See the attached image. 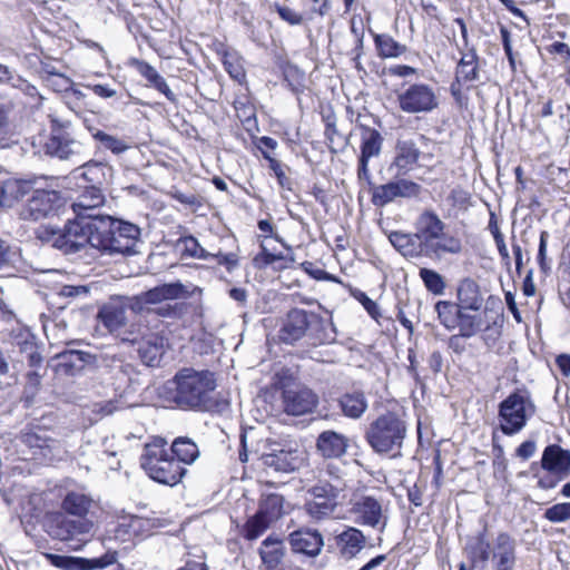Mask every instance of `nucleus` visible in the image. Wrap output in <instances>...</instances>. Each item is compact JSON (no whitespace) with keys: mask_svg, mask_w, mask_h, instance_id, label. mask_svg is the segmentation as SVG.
<instances>
[{"mask_svg":"<svg viewBox=\"0 0 570 570\" xmlns=\"http://www.w3.org/2000/svg\"><path fill=\"white\" fill-rule=\"evenodd\" d=\"M564 479L566 478H561L560 474L548 473L539 478L538 487L543 490L553 489Z\"/></svg>","mask_w":570,"mask_h":570,"instance_id":"64","label":"nucleus"},{"mask_svg":"<svg viewBox=\"0 0 570 570\" xmlns=\"http://www.w3.org/2000/svg\"><path fill=\"white\" fill-rule=\"evenodd\" d=\"M535 406L525 392H513L499 404L498 419L504 435L512 436L524 429Z\"/></svg>","mask_w":570,"mask_h":570,"instance_id":"9","label":"nucleus"},{"mask_svg":"<svg viewBox=\"0 0 570 570\" xmlns=\"http://www.w3.org/2000/svg\"><path fill=\"white\" fill-rule=\"evenodd\" d=\"M374 41L379 56L383 58H396L406 51V46L397 42L386 33L376 35Z\"/></svg>","mask_w":570,"mask_h":570,"instance_id":"44","label":"nucleus"},{"mask_svg":"<svg viewBox=\"0 0 570 570\" xmlns=\"http://www.w3.org/2000/svg\"><path fill=\"white\" fill-rule=\"evenodd\" d=\"M41 377L42 375L37 370L29 371L27 374V382L24 385V394L33 395L41 384Z\"/></svg>","mask_w":570,"mask_h":570,"instance_id":"62","label":"nucleus"},{"mask_svg":"<svg viewBox=\"0 0 570 570\" xmlns=\"http://www.w3.org/2000/svg\"><path fill=\"white\" fill-rule=\"evenodd\" d=\"M407 434V424L402 415L387 411L372 421L366 431L365 440L375 453L400 454Z\"/></svg>","mask_w":570,"mask_h":570,"instance_id":"5","label":"nucleus"},{"mask_svg":"<svg viewBox=\"0 0 570 570\" xmlns=\"http://www.w3.org/2000/svg\"><path fill=\"white\" fill-rule=\"evenodd\" d=\"M105 202V196L101 191V187L89 186L87 187L72 203V210L86 209L92 210L94 207H99Z\"/></svg>","mask_w":570,"mask_h":570,"instance_id":"43","label":"nucleus"},{"mask_svg":"<svg viewBox=\"0 0 570 570\" xmlns=\"http://www.w3.org/2000/svg\"><path fill=\"white\" fill-rule=\"evenodd\" d=\"M257 512L266 520L276 522L286 513L284 497L278 493L262 494Z\"/></svg>","mask_w":570,"mask_h":570,"instance_id":"37","label":"nucleus"},{"mask_svg":"<svg viewBox=\"0 0 570 570\" xmlns=\"http://www.w3.org/2000/svg\"><path fill=\"white\" fill-rule=\"evenodd\" d=\"M94 366L106 371L117 381H124L125 379L129 380L131 374L135 372L134 366L130 363H127L122 356L110 353L96 355Z\"/></svg>","mask_w":570,"mask_h":570,"instance_id":"29","label":"nucleus"},{"mask_svg":"<svg viewBox=\"0 0 570 570\" xmlns=\"http://www.w3.org/2000/svg\"><path fill=\"white\" fill-rule=\"evenodd\" d=\"M347 446V436L333 430L323 431L316 440V450L326 459L343 456L346 453Z\"/></svg>","mask_w":570,"mask_h":570,"instance_id":"26","label":"nucleus"},{"mask_svg":"<svg viewBox=\"0 0 570 570\" xmlns=\"http://www.w3.org/2000/svg\"><path fill=\"white\" fill-rule=\"evenodd\" d=\"M273 524L269 520H266L264 515L256 513L250 517L244 528V537L247 540H255L261 537L269 527Z\"/></svg>","mask_w":570,"mask_h":570,"instance_id":"48","label":"nucleus"},{"mask_svg":"<svg viewBox=\"0 0 570 570\" xmlns=\"http://www.w3.org/2000/svg\"><path fill=\"white\" fill-rule=\"evenodd\" d=\"M288 543L294 552L309 557L317 556L324 546L322 534L317 530L308 528H302L289 533Z\"/></svg>","mask_w":570,"mask_h":570,"instance_id":"21","label":"nucleus"},{"mask_svg":"<svg viewBox=\"0 0 570 570\" xmlns=\"http://www.w3.org/2000/svg\"><path fill=\"white\" fill-rule=\"evenodd\" d=\"M46 560L53 567L62 570H96L105 569L118 560V552L108 550L100 557L87 559L81 557L60 556L49 552L42 553Z\"/></svg>","mask_w":570,"mask_h":570,"instance_id":"14","label":"nucleus"},{"mask_svg":"<svg viewBox=\"0 0 570 570\" xmlns=\"http://www.w3.org/2000/svg\"><path fill=\"white\" fill-rule=\"evenodd\" d=\"M94 523L87 518H75L63 512H51L45 518V531L53 540L66 542L79 550L89 539Z\"/></svg>","mask_w":570,"mask_h":570,"instance_id":"8","label":"nucleus"},{"mask_svg":"<svg viewBox=\"0 0 570 570\" xmlns=\"http://www.w3.org/2000/svg\"><path fill=\"white\" fill-rule=\"evenodd\" d=\"M275 10L281 17V19L291 26H299L303 22L307 21L303 11L297 12L289 7L281 4H275Z\"/></svg>","mask_w":570,"mask_h":570,"instance_id":"58","label":"nucleus"},{"mask_svg":"<svg viewBox=\"0 0 570 570\" xmlns=\"http://www.w3.org/2000/svg\"><path fill=\"white\" fill-rule=\"evenodd\" d=\"M351 512L357 524L377 529L380 532H383L387 525V515L382 503L374 497L362 495L357 498L352 504Z\"/></svg>","mask_w":570,"mask_h":570,"instance_id":"15","label":"nucleus"},{"mask_svg":"<svg viewBox=\"0 0 570 570\" xmlns=\"http://www.w3.org/2000/svg\"><path fill=\"white\" fill-rule=\"evenodd\" d=\"M126 313V307L122 304L109 302L98 309L97 318L110 334L120 335L127 325Z\"/></svg>","mask_w":570,"mask_h":570,"instance_id":"28","label":"nucleus"},{"mask_svg":"<svg viewBox=\"0 0 570 570\" xmlns=\"http://www.w3.org/2000/svg\"><path fill=\"white\" fill-rule=\"evenodd\" d=\"M351 32L353 33V36L355 38V48H354L355 57L353 59L355 61V67L357 69H361L360 57L362 55L363 39H364V28H363L362 22H360V26H357L356 21L354 19H352Z\"/></svg>","mask_w":570,"mask_h":570,"instance_id":"59","label":"nucleus"},{"mask_svg":"<svg viewBox=\"0 0 570 570\" xmlns=\"http://www.w3.org/2000/svg\"><path fill=\"white\" fill-rule=\"evenodd\" d=\"M20 351L21 353L26 354L27 363L32 370H37L38 367H40L43 358L41 354L38 352V348L33 342L27 340L23 341L20 344Z\"/></svg>","mask_w":570,"mask_h":570,"instance_id":"57","label":"nucleus"},{"mask_svg":"<svg viewBox=\"0 0 570 570\" xmlns=\"http://www.w3.org/2000/svg\"><path fill=\"white\" fill-rule=\"evenodd\" d=\"M91 499L83 493L69 492L62 500L61 508L63 513L75 518H86L90 507Z\"/></svg>","mask_w":570,"mask_h":570,"instance_id":"40","label":"nucleus"},{"mask_svg":"<svg viewBox=\"0 0 570 570\" xmlns=\"http://www.w3.org/2000/svg\"><path fill=\"white\" fill-rule=\"evenodd\" d=\"M396 198H417L422 193V186L417 183L400 178L392 180Z\"/></svg>","mask_w":570,"mask_h":570,"instance_id":"52","label":"nucleus"},{"mask_svg":"<svg viewBox=\"0 0 570 570\" xmlns=\"http://www.w3.org/2000/svg\"><path fill=\"white\" fill-rule=\"evenodd\" d=\"M430 139L425 135L414 137H399L395 144V156L392 167L396 168L397 175L407 174L417 163L421 156V147L426 146Z\"/></svg>","mask_w":570,"mask_h":570,"instance_id":"16","label":"nucleus"},{"mask_svg":"<svg viewBox=\"0 0 570 570\" xmlns=\"http://www.w3.org/2000/svg\"><path fill=\"white\" fill-rule=\"evenodd\" d=\"M389 240L404 257H425V250L419 240L416 233L391 232Z\"/></svg>","mask_w":570,"mask_h":570,"instance_id":"31","label":"nucleus"},{"mask_svg":"<svg viewBox=\"0 0 570 570\" xmlns=\"http://www.w3.org/2000/svg\"><path fill=\"white\" fill-rule=\"evenodd\" d=\"M63 205L65 199L59 191L36 187L21 209L20 217L26 220H40L57 215Z\"/></svg>","mask_w":570,"mask_h":570,"instance_id":"13","label":"nucleus"},{"mask_svg":"<svg viewBox=\"0 0 570 570\" xmlns=\"http://www.w3.org/2000/svg\"><path fill=\"white\" fill-rule=\"evenodd\" d=\"M459 306L462 309L479 311L483 298L476 282L471 278H464L458 287Z\"/></svg>","mask_w":570,"mask_h":570,"instance_id":"34","label":"nucleus"},{"mask_svg":"<svg viewBox=\"0 0 570 570\" xmlns=\"http://www.w3.org/2000/svg\"><path fill=\"white\" fill-rule=\"evenodd\" d=\"M336 542L341 556L351 560L364 549L366 538L361 530L350 527L336 537Z\"/></svg>","mask_w":570,"mask_h":570,"instance_id":"30","label":"nucleus"},{"mask_svg":"<svg viewBox=\"0 0 570 570\" xmlns=\"http://www.w3.org/2000/svg\"><path fill=\"white\" fill-rule=\"evenodd\" d=\"M94 224L96 220H88L87 217L68 219L61 229L40 227L37 230V237L42 242L50 243L63 255H79L89 246L95 248Z\"/></svg>","mask_w":570,"mask_h":570,"instance_id":"3","label":"nucleus"},{"mask_svg":"<svg viewBox=\"0 0 570 570\" xmlns=\"http://www.w3.org/2000/svg\"><path fill=\"white\" fill-rule=\"evenodd\" d=\"M446 225L433 210H424L415 222V233L421 242L425 257H441L444 254L456 255L463 245L459 237L445 233Z\"/></svg>","mask_w":570,"mask_h":570,"instance_id":"4","label":"nucleus"},{"mask_svg":"<svg viewBox=\"0 0 570 570\" xmlns=\"http://www.w3.org/2000/svg\"><path fill=\"white\" fill-rule=\"evenodd\" d=\"M283 399L286 413L296 416L311 412L318 402L317 395L306 387L285 390Z\"/></svg>","mask_w":570,"mask_h":570,"instance_id":"20","label":"nucleus"},{"mask_svg":"<svg viewBox=\"0 0 570 570\" xmlns=\"http://www.w3.org/2000/svg\"><path fill=\"white\" fill-rule=\"evenodd\" d=\"M420 277L429 292L434 295H442L445 289L443 276L434 269L421 268Z\"/></svg>","mask_w":570,"mask_h":570,"instance_id":"49","label":"nucleus"},{"mask_svg":"<svg viewBox=\"0 0 570 570\" xmlns=\"http://www.w3.org/2000/svg\"><path fill=\"white\" fill-rule=\"evenodd\" d=\"M343 488L327 481H318L307 489L304 510L315 522L328 520L334 517Z\"/></svg>","mask_w":570,"mask_h":570,"instance_id":"10","label":"nucleus"},{"mask_svg":"<svg viewBox=\"0 0 570 570\" xmlns=\"http://www.w3.org/2000/svg\"><path fill=\"white\" fill-rule=\"evenodd\" d=\"M234 107L238 119L247 130H250L256 126V111L253 104H250L247 99H237L234 102Z\"/></svg>","mask_w":570,"mask_h":570,"instance_id":"50","label":"nucleus"},{"mask_svg":"<svg viewBox=\"0 0 570 570\" xmlns=\"http://www.w3.org/2000/svg\"><path fill=\"white\" fill-rule=\"evenodd\" d=\"M129 66L135 68L137 72L146 79L147 87L154 88L158 92L163 94L170 102L177 101V96L170 89L166 79L149 62L138 58H131L129 60Z\"/></svg>","mask_w":570,"mask_h":570,"instance_id":"22","label":"nucleus"},{"mask_svg":"<svg viewBox=\"0 0 570 570\" xmlns=\"http://www.w3.org/2000/svg\"><path fill=\"white\" fill-rule=\"evenodd\" d=\"M342 413L350 419H360L368 407L367 399L362 391L343 394L338 400Z\"/></svg>","mask_w":570,"mask_h":570,"instance_id":"35","label":"nucleus"},{"mask_svg":"<svg viewBox=\"0 0 570 570\" xmlns=\"http://www.w3.org/2000/svg\"><path fill=\"white\" fill-rule=\"evenodd\" d=\"M81 168L83 169L81 176L92 186L102 187L112 180L114 168L107 163L89 160Z\"/></svg>","mask_w":570,"mask_h":570,"instance_id":"33","label":"nucleus"},{"mask_svg":"<svg viewBox=\"0 0 570 570\" xmlns=\"http://www.w3.org/2000/svg\"><path fill=\"white\" fill-rule=\"evenodd\" d=\"M263 464L275 472L289 473L297 470L302 462V452L298 450H279L264 454Z\"/></svg>","mask_w":570,"mask_h":570,"instance_id":"23","label":"nucleus"},{"mask_svg":"<svg viewBox=\"0 0 570 570\" xmlns=\"http://www.w3.org/2000/svg\"><path fill=\"white\" fill-rule=\"evenodd\" d=\"M168 400L181 409L212 411L214 409V373L191 367L179 370L165 386Z\"/></svg>","mask_w":570,"mask_h":570,"instance_id":"1","label":"nucleus"},{"mask_svg":"<svg viewBox=\"0 0 570 570\" xmlns=\"http://www.w3.org/2000/svg\"><path fill=\"white\" fill-rule=\"evenodd\" d=\"M399 108L406 114H426L439 106L436 92L426 83H411L397 94Z\"/></svg>","mask_w":570,"mask_h":570,"instance_id":"12","label":"nucleus"},{"mask_svg":"<svg viewBox=\"0 0 570 570\" xmlns=\"http://www.w3.org/2000/svg\"><path fill=\"white\" fill-rule=\"evenodd\" d=\"M137 352L146 366L157 367L165 354V338L156 333L146 335L138 342Z\"/></svg>","mask_w":570,"mask_h":570,"instance_id":"27","label":"nucleus"},{"mask_svg":"<svg viewBox=\"0 0 570 570\" xmlns=\"http://www.w3.org/2000/svg\"><path fill=\"white\" fill-rule=\"evenodd\" d=\"M396 199L392 181L374 186L372 189L371 202L376 207H384Z\"/></svg>","mask_w":570,"mask_h":570,"instance_id":"53","label":"nucleus"},{"mask_svg":"<svg viewBox=\"0 0 570 570\" xmlns=\"http://www.w3.org/2000/svg\"><path fill=\"white\" fill-rule=\"evenodd\" d=\"M158 287L164 301H173L180 297H185L186 294L188 293L185 285H183L180 282L165 283L158 285Z\"/></svg>","mask_w":570,"mask_h":570,"instance_id":"56","label":"nucleus"},{"mask_svg":"<svg viewBox=\"0 0 570 570\" xmlns=\"http://www.w3.org/2000/svg\"><path fill=\"white\" fill-rule=\"evenodd\" d=\"M56 360V371L58 373L75 376L80 374L86 367L94 366L96 355L70 347L58 353Z\"/></svg>","mask_w":570,"mask_h":570,"instance_id":"17","label":"nucleus"},{"mask_svg":"<svg viewBox=\"0 0 570 570\" xmlns=\"http://www.w3.org/2000/svg\"><path fill=\"white\" fill-rule=\"evenodd\" d=\"M168 450L179 464H191L199 455L196 443L184 436L175 439Z\"/></svg>","mask_w":570,"mask_h":570,"instance_id":"41","label":"nucleus"},{"mask_svg":"<svg viewBox=\"0 0 570 570\" xmlns=\"http://www.w3.org/2000/svg\"><path fill=\"white\" fill-rule=\"evenodd\" d=\"M311 317H315V314L301 308L291 309L279 331L281 340L287 344L301 340L311 324Z\"/></svg>","mask_w":570,"mask_h":570,"instance_id":"18","label":"nucleus"},{"mask_svg":"<svg viewBox=\"0 0 570 570\" xmlns=\"http://www.w3.org/2000/svg\"><path fill=\"white\" fill-rule=\"evenodd\" d=\"M222 61L225 70L233 80L238 83H242L245 80L246 73L243 66V60L236 51H224Z\"/></svg>","mask_w":570,"mask_h":570,"instance_id":"45","label":"nucleus"},{"mask_svg":"<svg viewBox=\"0 0 570 570\" xmlns=\"http://www.w3.org/2000/svg\"><path fill=\"white\" fill-rule=\"evenodd\" d=\"M181 257L205 258L206 250L199 245L193 236L179 238L176 245Z\"/></svg>","mask_w":570,"mask_h":570,"instance_id":"51","label":"nucleus"},{"mask_svg":"<svg viewBox=\"0 0 570 570\" xmlns=\"http://www.w3.org/2000/svg\"><path fill=\"white\" fill-rule=\"evenodd\" d=\"M284 550L285 548L281 539L276 535L267 537L262 542V547L259 549L263 563L269 569L276 568L284 557Z\"/></svg>","mask_w":570,"mask_h":570,"instance_id":"39","label":"nucleus"},{"mask_svg":"<svg viewBox=\"0 0 570 570\" xmlns=\"http://www.w3.org/2000/svg\"><path fill=\"white\" fill-rule=\"evenodd\" d=\"M465 311L466 309H462L460 313L456 328H459V333H461L462 336L472 337L483 328V321L480 315H471Z\"/></svg>","mask_w":570,"mask_h":570,"instance_id":"47","label":"nucleus"},{"mask_svg":"<svg viewBox=\"0 0 570 570\" xmlns=\"http://www.w3.org/2000/svg\"><path fill=\"white\" fill-rule=\"evenodd\" d=\"M38 179H7L0 188V205L12 207L16 202L32 195Z\"/></svg>","mask_w":570,"mask_h":570,"instance_id":"25","label":"nucleus"},{"mask_svg":"<svg viewBox=\"0 0 570 570\" xmlns=\"http://www.w3.org/2000/svg\"><path fill=\"white\" fill-rule=\"evenodd\" d=\"M140 234V227L128 220L112 216L99 218L94 224L95 248L110 256H130L137 253Z\"/></svg>","mask_w":570,"mask_h":570,"instance_id":"2","label":"nucleus"},{"mask_svg":"<svg viewBox=\"0 0 570 570\" xmlns=\"http://www.w3.org/2000/svg\"><path fill=\"white\" fill-rule=\"evenodd\" d=\"M356 130H358L361 139L357 161V179L360 181H365L367 185H372L368 164L372 158L380 157L384 138L377 129L361 124L358 119H356Z\"/></svg>","mask_w":570,"mask_h":570,"instance_id":"11","label":"nucleus"},{"mask_svg":"<svg viewBox=\"0 0 570 570\" xmlns=\"http://www.w3.org/2000/svg\"><path fill=\"white\" fill-rule=\"evenodd\" d=\"M543 517L552 523H561L570 520V502L553 504L544 511Z\"/></svg>","mask_w":570,"mask_h":570,"instance_id":"55","label":"nucleus"},{"mask_svg":"<svg viewBox=\"0 0 570 570\" xmlns=\"http://www.w3.org/2000/svg\"><path fill=\"white\" fill-rule=\"evenodd\" d=\"M167 442L163 438H156L147 443L140 456V465L156 482L166 485H176L187 470L176 461L166 448Z\"/></svg>","mask_w":570,"mask_h":570,"instance_id":"6","label":"nucleus"},{"mask_svg":"<svg viewBox=\"0 0 570 570\" xmlns=\"http://www.w3.org/2000/svg\"><path fill=\"white\" fill-rule=\"evenodd\" d=\"M435 311L440 323L449 331H453L458 327L460 313L462 308L449 301H439L435 304Z\"/></svg>","mask_w":570,"mask_h":570,"instance_id":"42","label":"nucleus"},{"mask_svg":"<svg viewBox=\"0 0 570 570\" xmlns=\"http://www.w3.org/2000/svg\"><path fill=\"white\" fill-rule=\"evenodd\" d=\"M302 11L307 21L315 16H325L330 11V0H301Z\"/></svg>","mask_w":570,"mask_h":570,"instance_id":"54","label":"nucleus"},{"mask_svg":"<svg viewBox=\"0 0 570 570\" xmlns=\"http://www.w3.org/2000/svg\"><path fill=\"white\" fill-rule=\"evenodd\" d=\"M94 139L98 142L99 148L110 150L115 155H121L129 149V145L124 139L102 130L94 131Z\"/></svg>","mask_w":570,"mask_h":570,"instance_id":"46","label":"nucleus"},{"mask_svg":"<svg viewBox=\"0 0 570 570\" xmlns=\"http://www.w3.org/2000/svg\"><path fill=\"white\" fill-rule=\"evenodd\" d=\"M262 252L254 257V264L258 267H264L273 264L276 261L283 259L282 253L275 254L267 249L265 243L261 245Z\"/></svg>","mask_w":570,"mask_h":570,"instance_id":"60","label":"nucleus"},{"mask_svg":"<svg viewBox=\"0 0 570 570\" xmlns=\"http://www.w3.org/2000/svg\"><path fill=\"white\" fill-rule=\"evenodd\" d=\"M220 247L216 252V263L225 266L228 272L238 267V245L233 235L220 237Z\"/></svg>","mask_w":570,"mask_h":570,"instance_id":"36","label":"nucleus"},{"mask_svg":"<svg viewBox=\"0 0 570 570\" xmlns=\"http://www.w3.org/2000/svg\"><path fill=\"white\" fill-rule=\"evenodd\" d=\"M89 289L87 286L82 285H65L61 287L59 294L63 297H77V296H86L88 295Z\"/></svg>","mask_w":570,"mask_h":570,"instance_id":"63","label":"nucleus"},{"mask_svg":"<svg viewBox=\"0 0 570 570\" xmlns=\"http://www.w3.org/2000/svg\"><path fill=\"white\" fill-rule=\"evenodd\" d=\"M43 149L46 155L71 164L81 163L85 154V145L78 139L72 122L52 116Z\"/></svg>","mask_w":570,"mask_h":570,"instance_id":"7","label":"nucleus"},{"mask_svg":"<svg viewBox=\"0 0 570 570\" xmlns=\"http://www.w3.org/2000/svg\"><path fill=\"white\" fill-rule=\"evenodd\" d=\"M490 547V541L487 535V528H484L482 531L468 539L465 550L472 563L478 561L485 563L490 560L491 557Z\"/></svg>","mask_w":570,"mask_h":570,"instance_id":"38","label":"nucleus"},{"mask_svg":"<svg viewBox=\"0 0 570 570\" xmlns=\"http://www.w3.org/2000/svg\"><path fill=\"white\" fill-rule=\"evenodd\" d=\"M455 79H458V82L469 85L468 88L471 87L472 82L480 79L479 56L475 48H470L462 53L455 67Z\"/></svg>","mask_w":570,"mask_h":570,"instance_id":"32","label":"nucleus"},{"mask_svg":"<svg viewBox=\"0 0 570 570\" xmlns=\"http://www.w3.org/2000/svg\"><path fill=\"white\" fill-rule=\"evenodd\" d=\"M11 109L10 104L0 102V142L9 134Z\"/></svg>","mask_w":570,"mask_h":570,"instance_id":"61","label":"nucleus"},{"mask_svg":"<svg viewBox=\"0 0 570 570\" xmlns=\"http://www.w3.org/2000/svg\"><path fill=\"white\" fill-rule=\"evenodd\" d=\"M541 466L549 473L567 478L570 472V451L558 444L548 445L542 453Z\"/></svg>","mask_w":570,"mask_h":570,"instance_id":"24","label":"nucleus"},{"mask_svg":"<svg viewBox=\"0 0 570 570\" xmlns=\"http://www.w3.org/2000/svg\"><path fill=\"white\" fill-rule=\"evenodd\" d=\"M494 570H514L517 563V542L507 532H500L492 551Z\"/></svg>","mask_w":570,"mask_h":570,"instance_id":"19","label":"nucleus"}]
</instances>
